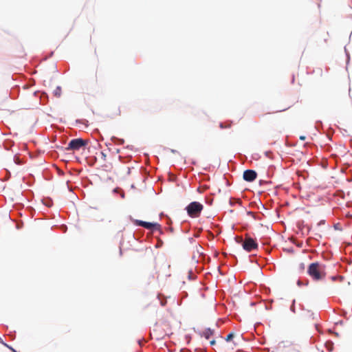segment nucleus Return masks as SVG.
Listing matches in <instances>:
<instances>
[{"instance_id": "9", "label": "nucleus", "mask_w": 352, "mask_h": 352, "mask_svg": "<svg viewBox=\"0 0 352 352\" xmlns=\"http://www.w3.org/2000/svg\"><path fill=\"white\" fill-rule=\"evenodd\" d=\"M230 126H231V123H229L228 124H225L224 123H220L219 124V127L221 129L230 128Z\"/></svg>"}, {"instance_id": "8", "label": "nucleus", "mask_w": 352, "mask_h": 352, "mask_svg": "<svg viewBox=\"0 0 352 352\" xmlns=\"http://www.w3.org/2000/svg\"><path fill=\"white\" fill-rule=\"evenodd\" d=\"M61 94V88L60 87H57L54 90V95L57 97H60Z\"/></svg>"}, {"instance_id": "15", "label": "nucleus", "mask_w": 352, "mask_h": 352, "mask_svg": "<svg viewBox=\"0 0 352 352\" xmlns=\"http://www.w3.org/2000/svg\"><path fill=\"white\" fill-rule=\"evenodd\" d=\"M300 269L304 270V268H305L304 264L303 263L300 264Z\"/></svg>"}, {"instance_id": "11", "label": "nucleus", "mask_w": 352, "mask_h": 352, "mask_svg": "<svg viewBox=\"0 0 352 352\" xmlns=\"http://www.w3.org/2000/svg\"><path fill=\"white\" fill-rule=\"evenodd\" d=\"M326 346L328 348V350L329 351H332V349H333L332 343H328V344H326Z\"/></svg>"}, {"instance_id": "23", "label": "nucleus", "mask_w": 352, "mask_h": 352, "mask_svg": "<svg viewBox=\"0 0 352 352\" xmlns=\"http://www.w3.org/2000/svg\"><path fill=\"white\" fill-rule=\"evenodd\" d=\"M11 349H12V351L13 352H16L14 349H12V348H11Z\"/></svg>"}, {"instance_id": "19", "label": "nucleus", "mask_w": 352, "mask_h": 352, "mask_svg": "<svg viewBox=\"0 0 352 352\" xmlns=\"http://www.w3.org/2000/svg\"><path fill=\"white\" fill-rule=\"evenodd\" d=\"M47 206H50V202H47V204H45Z\"/></svg>"}, {"instance_id": "3", "label": "nucleus", "mask_w": 352, "mask_h": 352, "mask_svg": "<svg viewBox=\"0 0 352 352\" xmlns=\"http://www.w3.org/2000/svg\"><path fill=\"white\" fill-rule=\"evenodd\" d=\"M86 144L87 141L81 138L73 139L69 142L67 150L78 151Z\"/></svg>"}, {"instance_id": "10", "label": "nucleus", "mask_w": 352, "mask_h": 352, "mask_svg": "<svg viewBox=\"0 0 352 352\" xmlns=\"http://www.w3.org/2000/svg\"><path fill=\"white\" fill-rule=\"evenodd\" d=\"M234 333H229V334L227 336V337H226V340L227 342H229V341H230V340L234 338Z\"/></svg>"}, {"instance_id": "17", "label": "nucleus", "mask_w": 352, "mask_h": 352, "mask_svg": "<svg viewBox=\"0 0 352 352\" xmlns=\"http://www.w3.org/2000/svg\"><path fill=\"white\" fill-rule=\"evenodd\" d=\"M324 223V221H320L319 223H318V226L321 225Z\"/></svg>"}, {"instance_id": "7", "label": "nucleus", "mask_w": 352, "mask_h": 352, "mask_svg": "<svg viewBox=\"0 0 352 352\" xmlns=\"http://www.w3.org/2000/svg\"><path fill=\"white\" fill-rule=\"evenodd\" d=\"M214 334V330L210 328L205 329L201 333V336H204L206 339H209Z\"/></svg>"}, {"instance_id": "20", "label": "nucleus", "mask_w": 352, "mask_h": 352, "mask_svg": "<svg viewBox=\"0 0 352 352\" xmlns=\"http://www.w3.org/2000/svg\"><path fill=\"white\" fill-rule=\"evenodd\" d=\"M47 206H50V202H47V204H45Z\"/></svg>"}, {"instance_id": "18", "label": "nucleus", "mask_w": 352, "mask_h": 352, "mask_svg": "<svg viewBox=\"0 0 352 352\" xmlns=\"http://www.w3.org/2000/svg\"><path fill=\"white\" fill-rule=\"evenodd\" d=\"M298 285H301V283H300V280H298Z\"/></svg>"}, {"instance_id": "21", "label": "nucleus", "mask_w": 352, "mask_h": 352, "mask_svg": "<svg viewBox=\"0 0 352 352\" xmlns=\"http://www.w3.org/2000/svg\"><path fill=\"white\" fill-rule=\"evenodd\" d=\"M102 157H106V155L103 153H102Z\"/></svg>"}, {"instance_id": "2", "label": "nucleus", "mask_w": 352, "mask_h": 352, "mask_svg": "<svg viewBox=\"0 0 352 352\" xmlns=\"http://www.w3.org/2000/svg\"><path fill=\"white\" fill-rule=\"evenodd\" d=\"M203 209L204 206L198 201H192L186 208L188 214L192 218L199 217Z\"/></svg>"}, {"instance_id": "22", "label": "nucleus", "mask_w": 352, "mask_h": 352, "mask_svg": "<svg viewBox=\"0 0 352 352\" xmlns=\"http://www.w3.org/2000/svg\"><path fill=\"white\" fill-rule=\"evenodd\" d=\"M11 349H12V351L13 352H16L14 349H12V348H11Z\"/></svg>"}, {"instance_id": "4", "label": "nucleus", "mask_w": 352, "mask_h": 352, "mask_svg": "<svg viewBox=\"0 0 352 352\" xmlns=\"http://www.w3.org/2000/svg\"><path fill=\"white\" fill-rule=\"evenodd\" d=\"M133 223L137 226H142L148 230H160V225L157 223H150L138 219H133Z\"/></svg>"}, {"instance_id": "13", "label": "nucleus", "mask_w": 352, "mask_h": 352, "mask_svg": "<svg viewBox=\"0 0 352 352\" xmlns=\"http://www.w3.org/2000/svg\"><path fill=\"white\" fill-rule=\"evenodd\" d=\"M336 278H339L340 280H342L343 279V277L342 276H338V277H336V276H331V279L333 280H335Z\"/></svg>"}, {"instance_id": "5", "label": "nucleus", "mask_w": 352, "mask_h": 352, "mask_svg": "<svg viewBox=\"0 0 352 352\" xmlns=\"http://www.w3.org/2000/svg\"><path fill=\"white\" fill-rule=\"evenodd\" d=\"M242 246L247 252H251L258 248L257 243L252 238L247 237L242 243Z\"/></svg>"}, {"instance_id": "12", "label": "nucleus", "mask_w": 352, "mask_h": 352, "mask_svg": "<svg viewBox=\"0 0 352 352\" xmlns=\"http://www.w3.org/2000/svg\"><path fill=\"white\" fill-rule=\"evenodd\" d=\"M14 161H15L16 164H22L21 161L19 160V158L18 157H14Z\"/></svg>"}, {"instance_id": "16", "label": "nucleus", "mask_w": 352, "mask_h": 352, "mask_svg": "<svg viewBox=\"0 0 352 352\" xmlns=\"http://www.w3.org/2000/svg\"><path fill=\"white\" fill-rule=\"evenodd\" d=\"M300 139L302 140H305V136H300Z\"/></svg>"}, {"instance_id": "14", "label": "nucleus", "mask_w": 352, "mask_h": 352, "mask_svg": "<svg viewBox=\"0 0 352 352\" xmlns=\"http://www.w3.org/2000/svg\"><path fill=\"white\" fill-rule=\"evenodd\" d=\"M210 344H211V345H214V344H215L216 342H215V340H211V341L210 342Z\"/></svg>"}, {"instance_id": "6", "label": "nucleus", "mask_w": 352, "mask_h": 352, "mask_svg": "<svg viewBox=\"0 0 352 352\" xmlns=\"http://www.w3.org/2000/svg\"><path fill=\"white\" fill-rule=\"evenodd\" d=\"M257 174L253 170H246L243 172V179L247 182H253L256 178Z\"/></svg>"}, {"instance_id": "1", "label": "nucleus", "mask_w": 352, "mask_h": 352, "mask_svg": "<svg viewBox=\"0 0 352 352\" xmlns=\"http://www.w3.org/2000/svg\"><path fill=\"white\" fill-rule=\"evenodd\" d=\"M307 274L315 281L322 280L327 275L326 266L319 262L312 263L308 267Z\"/></svg>"}]
</instances>
